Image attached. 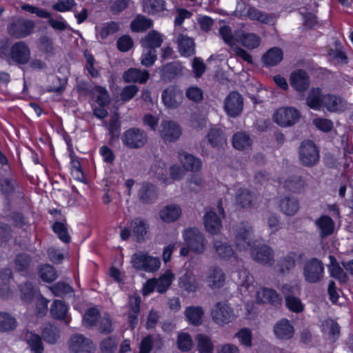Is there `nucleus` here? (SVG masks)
Instances as JSON below:
<instances>
[{
    "label": "nucleus",
    "instance_id": "obj_31",
    "mask_svg": "<svg viewBox=\"0 0 353 353\" xmlns=\"http://www.w3.org/2000/svg\"><path fill=\"white\" fill-rule=\"evenodd\" d=\"M179 52L183 57H190L195 53V43L194 39L187 35L180 34L177 39Z\"/></svg>",
    "mask_w": 353,
    "mask_h": 353
},
{
    "label": "nucleus",
    "instance_id": "obj_10",
    "mask_svg": "<svg viewBox=\"0 0 353 353\" xmlns=\"http://www.w3.org/2000/svg\"><path fill=\"white\" fill-rule=\"evenodd\" d=\"M183 239L187 246L192 252L201 254L205 249V238L196 228H189L184 231Z\"/></svg>",
    "mask_w": 353,
    "mask_h": 353
},
{
    "label": "nucleus",
    "instance_id": "obj_30",
    "mask_svg": "<svg viewBox=\"0 0 353 353\" xmlns=\"http://www.w3.org/2000/svg\"><path fill=\"white\" fill-rule=\"evenodd\" d=\"M323 107L331 112H341L345 109L346 103L339 96L327 94L323 97Z\"/></svg>",
    "mask_w": 353,
    "mask_h": 353
},
{
    "label": "nucleus",
    "instance_id": "obj_43",
    "mask_svg": "<svg viewBox=\"0 0 353 353\" xmlns=\"http://www.w3.org/2000/svg\"><path fill=\"white\" fill-rule=\"evenodd\" d=\"M155 345L158 349L163 346V341L159 336L148 335L143 338L141 342L139 353H150L152 347Z\"/></svg>",
    "mask_w": 353,
    "mask_h": 353
},
{
    "label": "nucleus",
    "instance_id": "obj_60",
    "mask_svg": "<svg viewBox=\"0 0 353 353\" xmlns=\"http://www.w3.org/2000/svg\"><path fill=\"white\" fill-rule=\"evenodd\" d=\"M97 325L99 332L103 334L112 333L114 330L112 319L108 314L99 318Z\"/></svg>",
    "mask_w": 353,
    "mask_h": 353
},
{
    "label": "nucleus",
    "instance_id": "obj_48",
    "mask_svg": "<svg viewBox=\"0 0 353 353\" xmlns=\"http://www.w3.org/2000/svg\"><path fill=\"white\" fill-rule=\"evenodd\" d=\"M196 348L199 353H212L214 345L211 339L203 334H199L195 337Z\"/></svg>",
    "mask_w": 353,
    "mask_h": 353
},
{
    "label": "nucleus",
    "instance_id": "obj_18",
    "mask_svg": "<svg viewBox=\"0 0 353 353\" xmlns=\"http://www.w3.org/2000/svg\"><path fill=\"white\" fill-rule=\"evenodd\" d=\"M205 281L212 290L219 289L225 285V274L220 268L210 267L206 273Z\"/></svg>",
    "mask_w": 353,
    "mask_h": 353
},
{
    "label": "nucleus",
    "instance_id": "obj_39",
    "mask_svg": "<svg viewBox=\"0 0 353 353\" xmlns=\"http://www.w3.org/2000/svg\"><path fill=\"white\" fill-rule=\"evenodd\" d=\"M184 314L190 324L194 326L202 324L204 311L201 306H189L186 307Z\"/></svg>",
    "mask_w": 353,
    "mask_h": 353
},
{
    "label": "nucleus",
    "instance_id": "obj_52",
    "mask_svg": "<svg viewBox=\"0 0 353 353\" xmlns=\"http://www.w3.org/2000/svg\"><path fill=\"white\" fill-rule=\"evenodd\" d=\"M143 9L145 12L154 14L165 9L164 0H142Z\"/></svg>",
    "mask_w": 353,
    "mask_h": 353
},
{
    "label": "nucleus",
    "instance_id": "obj_38",
    "mask_svg": "<svg viewBox=\"0 0 353 353\" xmlns=\"http://www.w3.org/2000/svg\"><path fill=\"white\" fill-rule=\"evenodd\" d=\"M206 138L208 139V142L213 148H223L227 143V139L223 130L216 128H211L209 130Z\"/></svg>",
    "mask_w": 353,
    "mask_h": 353
},
{
    "label": "nucleus",
    "instance_id": "obj_23",
    "mask_svg": "<svg viewBox=\"0 0 353 353\" xmlns=\"http://www.w3.org/2000/svg\"><path fill=\"white\" fill-rule=\"evenodd\" d=\"M236 36L241 45L248 50H254L259 48L261 43L260 36L254 32H246L239 30L236 32Z\"/></svg>",
    "mask_w": 353,
    "mask_h": 353
},
{
    "label": "nucleus",
    "instance_id": "obj_19",
    "mask_svg": "<svg viewBox=\"0 0 353 353\" xmlns=\"http://www.w3.org/2000/svg\"><path fill=\"white\" fill-rule=\"evenodd\" d=\"M290 83L296 91L303 92L310 86V77L305 70H296L290 74Z\"/></svg>",
    "mask_w": 353,
    "mask_h": 353
},
{
    "label": "nucleus",
    "instance_id": "obj_33",
    "mask_svg": "<svg viewBox=\"0 0 353 353\" xmlns=\"http://www.w3.org/2000/svg\"><path fill=\"white\" fill-rule=\"evenodd\" d=\"M178 157L183 168L187 171L197 172L201 168V160L190 154L181 151L178 153Z\"/></svg>",
    "mask_w": 353,
    "mask_h": 353
},
{
    "label": "nucleus",
    "instance_id": "obj_13",
    "mask_svg": "<svg viewBox=\"0 0 353 353\" xmlns=\"http://www.w3.org/2000/svg\"><path fill=\"white\" fill-rule=\"evenodd\" d=\"M252 258L259 263L272 265L274 263V250L267 245H257L251 248Z\"/></svg>",
    "mask_w": 353,
    "mask_h": 353
},
{
    "label": "nucleus",
    "instance_id": "obj_22",
    "mask_svg": "<svg viewBox=\"0 0 353 353\" xmlns=\"http://www.w3.org/2000/svg\"><path fill=\"white\" fill-rule=\"evenodd\" d=\"M130 229L138 242L143 241L148 232L149 225L147 221L140 217H137L130 222Z\"/></svg>",
    "mask_w": 353,
    "mask_h": 353
},
{
    "label": "nucleus",
    "instance_id": "obj_12",
    "mask_svg": "<svg viewBox=\"0 0 353 353\" xmlns=\"http://www.w3.org/2000/svg\"><path fill=\"white\" fill-rule=\"evenodd\" d=\"M30 54V48L25 41L15 42L10 48V58L17 65H26L29 63Z\"/></svg>",
    "mask_w": 353,
    "mask_h": 353
},
{
    "label": "nucleus",
    "instance_id": "obj_54",
    "mask_svg": "<svg viewBox=\"0 0 353 353\" xmlns=\"http://www.w3.org/2000/svg\"><path fill=\"white\" fill-rule=\"evenodd\" d=\"M37 46L39 51L46 54L53 55L54 54V44L52 39L50 37L46 35L40 37L38 39Z\"/></svg>",
    "mask_w": 353,
    "mask_h": 353
},
{
    "label": "nucleus",
    "instance_id": "obj_47",
    "mask_svg": "<svg viewBox=\"0 0 353 353\" xmlns=\"http://www.w3.org/2000/svg\"><path fill=\"white\" fill-rule=\"evenodd\" d=\"M41 335L43 340L49 344H54L58 341L60 334L57 327L48 324L41 330Z\"/></svg>",
    "mask_w": 353,
    "mask_h": 353
},
{
    "label": "nucleus",
    "instance_id": "obj_61",
    "mask_svg": "<svg viewBox=\"0 0 353 353\" xmlns=\"http://www.w3.org/2000/svg\"><path fill=\"white\" fill-rule=\"evenodd\" d=\"M219 34L228 46L233 48L236 46V39L234 37L231 28L228 26H223L219 29Z\"/></svg>",
    "mask_w": 353,
    "mask_h": 353
},
{
    "label": "nucleus",
    "instance_id": "obj_1",
    "mask_svg": "<svg viewBox=\"0 0 353 353\" xmlns=\"http://www.w3.org/2000/svg\"><path fill=\"white\" fill-rule=\"evenodd\" d=\"M210 315L213 322L219 326L229 324L236 318L234 309L227 301L216 303L211 310Z\"/></svg>",
    "mask_w": 353,
    "mask_h": 353
},
{
    "label": "nucleus",
    "instance_id": "obj_6",
    "mask_svg": "<svg viewBox=\"0 0 353 353\" xmlns=\"http://www.w3.org/2000/svg\"><path fill=\"white\" fill-rule=\"evenodd\" d=\"M35 28L33 21L18 19L12 21L8 26V33L14 39H23L30 35Z\"/></svg>",
    "mask_w": 353,
    "mask_h": 353
},
{
    "label": "nucleus",
    "instance_id": "obj_15",
    "mask_svg": "<svg viewBox=\"0 0 353 353\" xmlns=\"http://www.w3.org/2000/svg\"><path fill=\"white\" fill-rule=\"evenodd\" d=\"M281 290L285 296V305L290 311L295 313L303 311L304 306L301 299L294 295V287L285 284L282 285Z\"/></svg>",
    "mask_w": 353,
    "mask_h": 353
},
{
    "label": "nucleus",
    "instance_id": "obj_24",
    "mask_svg": "<svg viewBox=\"0 0 353 353\" xmlns=\"http://www.w3.org/2000/svg\"><path fill=\"white\" fill-rule=\"evenodd\" d=\"M164 40V36L157 30H150L140 40V43L144 49H154L159 48Z\"/></svg>",
    "mask_w": 353,
    "mask_h": 353
},
{
    "label": "nucleus",
    "instance_id": "obj_53",
    "mask_svg": "<svg viewBox=\"0 0 353 353\" xmlns=\"http://www.w3.org/2000/svg\"><path fill=\"white\" fill-rule=\"evenodd\" d=\"M153 22L150 19L143 15H138L130 24V27L134 32H143L150 28Z\"/></svg>",
    "mask_w": 353,
    "mask_h": 353
},
{
    "label": "nucleus",
    "instance_id": "obj_55",
    "mask_svg": "<svg viewBox=\"0 0 353 353\" xmlns=\"http://www.w3.org/2000/svg\"><path fill=\"white\" fill-rule=\"evenodd\" d=\"M119 343V339L114 336L104 338L99 343V349L102 353H114Z\"/></svg>",
    "mask_w": 353,
    "mask_h": 353
},
{
    "label": "nucleus",
    "instance_id": "obj_49",
    "mask_svg": "<svg viewBox=\"0 0 353 353\" xmlns=\"http://www.w3.org/2000/svg\"><path fill=\"white\" fill-rule=\"evenodd\" d=\"M17 322L10 314L0 312V332H10L16 329Z\"/></svg>",
    "mask_w": 353,
    "mask_h": 353
},
{
    "label": "nucleus",
    "instance_id": "obj_25",
    "mask_svg": "<svg viewBox=\"0 0 353 353\" xmlns=\"http://www.w3.org/2000/svg\"><path fill=\"white\" fill-rule=\"evenodd\" d=\"M159 214L163 222L170 223L177 221L181 217L182 210L179 205L169 204L163 207Z\"/></svg>",
    "mask_w": 353,
    "mask_h": 353
},
{
    "label": "nucleus",
    "instance_id": "obj_50",
    "mask_svg": "<svg viewBox=\"0 0 353 353\" xmlns=\"http://www.w3.org/2000/svg\"><path fill=\"white\" fill-rule=\"evenodd\" d=\"M253 195L245 188H239L236 193V204L241 208H249L252 205Z\"/></svg>",
    "mask_w": 353,
    "mask_h": 353
},
{
    "label": "nucleus",
    "instance_id": "obj_58",
    "mask_svg": "<svg viewBox=\"0 0 353 353\" xmlns=\"http://www.w3.org/2000/svg\"><path fill=\"white\" fill-rule=\"evenodd\" d=\"M99 312L96 308L88 309L83 318V323L85 327H92L97 325L99 321Z\"/></svg>",
    "mask_w": 353,
    "mask_h": 353
},
{
    "label": "nucleus",
    "instance_id": "obj_9",
    "mask_svg": "<svg viewBox=\"0 0 353 353\" xmlns=\"http://www.w3.org/2000/svg\"><path fill=\"white\" fill-rule=\"evenodd\" d=\"M234 242L240 250L248 249L253 234L252 227L248 223H241L234 230Z\"/></svg>",
    "mask_w": 353,
    "mask_h": 353
},
{
    "label": "nucleus",
    "instance_id": "obj_4",
    "mask_svg": "<svg viewBox=\"0 0 353 353\" xmlns=\"http://www.w3.org/2000/svg\"><path fill=\"white\" fill-rule=\"evenodd\" d=\"M299 160L303 166L312 167L319 161V151L312 141H303L299 150Z\"/></svg>",
    "mask_w": 353,
    "mask_h": 353
},
{
    "label": "nucleus",
    "instance_id": "obj_40",
    "mask_svg": "<svg viewBox=\"0 0 353 353\" xmlns=\"http://www.w3.org/2000/svg\"><path fill=\"white\" fill-rule=\"evenodd\" d=\"M320 236L323 239L332 234L334 228V223L333 220L328 216L324 215L319 218L316 222Z\"/></svg>",
    "mask_w": 353,
    "mask_h": 353
},
{
    "label": "nucleus",
    "instance_id": "obj_42",
    "mask_svg": "<svg viewBox=\"0 0 353 353\" xmlns=\"http://www.w3.org/2000/svg\"><path fill=\"white\" fill-rule=\"evenodd\" d=\"M174 277V274L171 271H166L158 279L152 281L153 289L161 294L165 292L170 288Z\"/></svg>",
    "mask_w": 353,
    "mask_h": 353
},
{
    "label": "nucleus",
    "instance_id": "obj_21",
    "mask_svg": "<svg viewBox=\"0 0 353 353\" xmlns=\"http://www.w3.org/2000/svg\"><path fill=\"white\" fill-rule=\"evenodd\" d=\"M21 338L26 343L30 353L44 352V345L40 335L32 332L26 331L22 334Z\"/></svg>",
    "mask_w": 353,
    "mask_h": 353
},
{
    "label": "nucleus",
    "instance_id": "obj_34",
    "mask_svg": "<svg viewBox=\"0 0 353 353\" xmlns=\"http://www.w3.org/2000/svg\"><path fill=\"white\" fill-rule=\"evenodd\" d=\"M256 299L258 303H270L274 305L281 304V299L277 292L268 288H262L257 291Z\"/></svg>",
    "mask_w": 353,
    "mask_h": 353
},
{
    "label": "nucleus",
    "instance_id": "obj_14",
    "mask_svg": "<svg viewBox=\"0 0 353 353\" xmlns=\"http://www.w3.org/2000/svg\"><path fill=\"white\" fill-rule=\"evenodd\" d=\"M163 104L168 108H176L183 102V91L174 85H170L163 90L161 95Z\"/></svg>",
    "mask_w": 353,
    "mask_h": 353
},
{
    "label": "nucleus",
    "instance_id": "obj_46",
    "mask_svg": "<svg viewBox=\"0 0 353 353\" xmlns=\"http://www.w3.org/2000/svg\"><path fill=\"white\" fill-rule=\"evenodd\" d=\"M284 186L292 192L300 193L304 190L305 181L301 176H292L285 180Z\"/></svg>",
    "mask_w": 353,
    "mask_h": 353
},
{
    "label": "nucleus",
    "instance_id": "obj_35",
    "mask_svg": "<svg viewBox=\"0 0 353 353\" xmlns=\"http://www.w3.org/2000/svg\"><path fill=\"white\" fill-rule=\"evenodd\" d=\"M283 59V52L278 47H273L269 49L263 56L262 62L267 67H272L278 65Z\"/></svg>",
    "mask_w": 353,
    "mask_h": 353
},
{
    "label": "nucleus",
    "instance_id": "obj_57",
    "mask_svg": "<svg viewBox=\"0 0 353 353\" xmlns=\"http://www.w3.org/2000/svg\"><path fill=\"white\" fill-rule=\"evenodd\" d=\"M53 231L57 234L58 237L63 243H68L70 241L71 238L68 231V227L65 223L56 221L52 226Z\"/></svg>",
    "mask_w": 353,
    "mask_h": 353
},
{
    "label": "nucleus",
    "instance_id": "obj_41",
    "mask_svg": "<svg viewBox=\"0 0 353 353\" xmlns=\"http://www.w3.org/2000/svg\"><path fill=\"white\" fill-rule=\"evenodd\" d=\"M324 95L320 88H312L306 98L307 105L312 109L320 110L323 107Z\"/></svg>",
    "mask_w": 353,
    "mask_h": 353
},
{
    "label": "nucleus",
    "instance_id": "obj_20",
    "mask_svg": "<svg viewBox=\"0 0 353 353\" xmlns=\"http://www.w3.org/2000/svg\"><path fill=\"white\" fill-rule=\"evenodd\" d=\"M273 331L276 338L281 340H289L294 334V326L287 319L277 321L274 325Z\"/></svg>",
    "mask_w": 353,
    "mask_h": 353
},
{
    "label": "nucleus",
    "instance_id": "obj_45",
    "mask_svg": "<svg viewBox=\"0 0 353 353\" xmlns=\"http://www.w3.org/2000/svg\"><path fill=\"white\" fill-rule=\"evenodd\" d=\"M248 17L252 20H256L265 24L273 23L274 16L272 14L266 13L255 8H250L247 12Z\"/></svg>",
    "mask_w": 353,
    "mask_h": 353
},
{
    "label": "nucleus",
    "instance_id": "obj_7",
    "mask_svg": "<svg viewBox=\"0 0 353 353\" xmlns=\"http://www.w3.org/2000/svg\"><path fill=\"white\" fill-rule=\"evenodd\" d=\"M305 259V254L299 251H291L283 256L278 261V271L283 274H289L292 272L296 265L303 263Z\"/></svg>",
    "mask_w": 353,
    "mask_h": 353
},
{
    "label": "nucleus",
    "instance_id": "obj_51",
    "mask_svg": "<svg viewBox=\"0 0 353 353\" xmlns=\"http://www.w3.org/2000/svg\"><path fill=\"white\" fill-rule=\"evenodd\" d=\"M232 145L234 148L243 150L248 148L252 145V140L245 132H239L233 136Z\"/></svg>",
    "mask_w": 353,
    "mask_h": 353
},
{
    "label": "nucleus",
    "instance_id": "obj_44",
    "mask_svg": "<svg viewBox=\"0 0 353 353\" xmlns=\"http://www.w3.org/2000/svg\"><path fill=\"white\" fill-rule=\"evenodd\" d=\"M213 248L217 255L222 259H228L234 255V252L232 246L226 242L220 240H214Z\"/></svg>",
    "mask_w": 353,
    "mask_h": 353
},
{
    "label": "nucleus",
    "instance_id": "obj_28",
    "mask_svg": "<svg viewBox=\"0 0 353 353\" xmlns=\"http://www.w3.org/2000/svg\"><path fill=\"white\" fill-rule=\"evenodd\" d=\"M279 208L284 214L287 216H294L299 210V202L298 199L294 196H285L280 199Z\"/></svg>",
    "mask_w": 353,
    "mask_h": 353
},
{
    "label": "nucleus",
    "instance_id": "obj_36",
    "mask_svg": "<svg viewBox=\"0 0 353 353\" xmlns=\"http://www.w3.org/2000/svg\"><path fill=\"white\" fill-rule=\"evenodd\" d=\"M179 286L188 292H194L199 288L196 276L192 272H188L179 278Z\"/></svg>",
    "mask_w": 353,
    "mask_h": 353
},
{
    "label": "nucleus",
    "instance_id": "obj_3",
    "mask_svg": "<svg viewBox=\"0 0 353 353\" xmlns=\"http://www.w3.org/2000/svg\"><path fill=\"white\" fill-rule=\"evenodd\" d=\"M130 262L134 269L145 272L157 271L161 265L158 258L152 256L144 252L133 254Z\"/></svg>",
    "mask_w": 353,
    "mask_h": 353
},
{
    "label": "nucleus",
    "instance_id": "obj_27",
    "mask_svg": "<svg viewBox=\"0 0 353 353\" xmlns=\"http://www.w3.org/2000/svg\"><path fill=\"white\" fill-rule=\"evenodd\" d=\"M204 225L209 233L212 234H217L222 228L221 217L216 214L214 210H210L204 216Z\"/></svg>",
    "mask_w": 353,
    "mask_h": 353
},
{
    "label": "nucleus",
    "instance_id": "obj_56",
    "mask_svg": "<svg viewBox=\"0 0 353 353\" xmlns=\"http://www.w3.org/2000/svg\"><path fill=\"white\" fill-rule=\"evenodd\" d=\"M68 306L60 300H55L51 305L50 313L57 319H63L68 312Z\"/></svg>",
    "mask_w": 353,
    "mask_h": 353
},
{
    "label": "nucleus",
    "instance_id": "obj_62",
    "mask_svg": "<svg viewBox=\"0 0 353 353\" xmlns=\"http://www.w3.org/2000/svg\"><path fill=\"white\" fill-rule=\"evenodd\" d=\"M234 337L239 340L240 343L247 347L252 346V332L249 328H242L234 334Z\"/></svg>",
    "mask_w": 353,
    "mask_h": 353
},
{
    "label": "nucleus",
    "instance_id": "obj_11",
    "mask_svg": "<svg viewBox=\"0 0 353 353\" xmlns=\"http://www.w3.org/2000/svg\"><path fill=\"white\" fill-rule=\"evenodd\" d=\"M223 109L230 117H239L243 110V98L238 92H231L224 100Z\"/></svg>",
    "mask_w": 353,
    "mask_h": 353
},
{
    "label": "nucleus",
    "instance_id": "obj_64",
    "mask_svg": "<svg viewBox=\"0 0 353 353\" xmlns=\"http://www.w3.org/2000/svg\"><path fill=\"white\" fill-rule=\"evenodd\" d=\"M141 57V63L145 67H151L157 59V50L154 49H145Z\"/></svg>",
    "mask_w": 353,
    "mask_h": 353
},
{
    "label": "nucleus",
    "instance_id": "obj_26",
    "mask_svg": "<svg viewBox=\"0 0 353 353\" xmlns=\"http://www.w3.org/2000/svg\"><path fill=\"white\" fill-rule=\"evenodd\" d=\"M150 73L145 70L132 68L125 71L123 79L125 82L145 83L149 79Z\"/></svg>",
    "mask_w": 353,
    "mask_h": 353
},
{
    "label": "nucleus",
    "instance_id": "obj_17",
    "mask_svg": "<svg viewBox=\"0 0 353 353\" xmlns=\"http://www.w3.org/2000/svg\"><path fill=\"white\" fill-rule=\"evenodd\" d=\"M69 347L72 353H89L92 349V342L83 334H77L71 337Z\"/></svg>",
    "mask_w": 353,
    "mask_h": 353
},
{
    "label": "nucleus",
    "instance_id": "obj_32",
    "mask_svg": "<svg viewBox=\"0 0 353 353\" xmlns=\"http://www.w3.org/2000/svg\"><path fill=\"white\" fill-rule=\"evenodd\" d=\"M158 197L157 188L151 183H143L138 192L139 200L145 204L154 202Z\"/></svg>",
    "mask_w": 353,
    "mask_h": 353
},
{
    "label": "nucleus",
    "instance_id": "obj_59",
    "mask_svg": "<svg viewBox=\"0 0 353 353\" xmlns=\"http://www.w3.org/2000/svg\"><path fill=\"white\" fill-rule=\"evenodd\" d=\"M31 261V258L28 254H19L17 255L14 260L15 268L18 272L26 271L30 267Z\"/></svg>",
    "mask_w": 353,
    "mask_h": 353
},
{
    "label": "nucleus",
    "instance_id": "obj_37",
    "mask_svg": "<svg viewBox=\"0 0 353 353\" xmlns=\"http://www.w3.org/2000/svg\"><path fill=\"white\" fill-rule=\"evenodd\" d=\"M140 304L141 298L139 296H132L129 298L128 322L132 329H134L138 323Z\"/></svg>",
    "mask_w": 353,
    "mask_h": 353
},
{
    "label": "nucleus",
    "instance_id": "obj_8",
    "mask_svg": "<svg viewBox=\"0 0 353 353\" xmlns=\"http://www.w3.org/2000/svg\"><path fill=\"white\" fill-rule=\"evenodd\" d=\"M121 140L123 145L127 148L130 149H139L145 145L148 140V137L143 130L133 128L123 132Z\"/></svg>",
    "mask_w": 353,
    "mask_h": 353
},
{
    "label": "nucleus",
    "instance_id": "obj_2",
    "mask_svg": "<svg viewBox=\"0 0 353 353\" xmlns=\"http://www.w3.org/2000/svg\"><path fill=\"white\" fill-rule=\"evenodd\" d=\"M303 276L309 283H318L324 276V265L317 258H312L305 261L303 268Z\"/></svg>",
    "mask_w": 353,
    "mask_h": 353
},
{
    "label": "nucleus",
    "instance_id": "obj_63",
    "mask_svg": "<svg viewBox=\"0 0 353 353\" xmlns=\"http://www.w3.org/2000/svg\"><path fill=\"white\" fill-rule=\"evenodd\" d=\"M39 274L42 280L48 283L52 282L57 278L54 268L50 265L42 266L40 268Z\"/></svg>",
    "mask_w": 353,
    "mask_h": 353
},
{
    "label": "nucleus",
    "instance_id": "obj_5",
    "mask_svg": "<svg viewBox=\"0 0 353 353\" xmlns=\"http://www.w3.org/2000/svg\"><path fill=\"white\" fill-rule=\"evenodd\" d=\"M299 111L293 107H282L273 114L274 121L281 127H290L296 123L300 118Z\"/></svg>",
    "mask_w": 353,
    "mask_h": 353
},
{
    "label": "nucleus",
    "instance_id": "obj_16",
    "mask_svg": "<svg viewBox=\"0 0 353 353\" xmlns=\"http://www.w3.org/2000/svg\"><path fill=\"white\" fill-rule=\"evenodd\" d=\"M161 128L160 135L165 142H174L181 134L179 125L174 121H163Z\"/></svg>",
    "mask_w": 353,
    "mask_h": 353
},
{
    "label": "nucleus",
    "instance_id": "obj_29",
    "mask_svg": "<svg viewBox=\"0 0 353 353\" xmlns=\"http://www.w3.org/2000/svg\"><path fill=\"white\" fill-rule=\"evenodd\" d=\"M183 68L179 62H171L160 68L161 78L163 81H171L182 75Z\"/></svg>",
    "mask_w": 353,
    "mask_h": 353
}]
</instances>
